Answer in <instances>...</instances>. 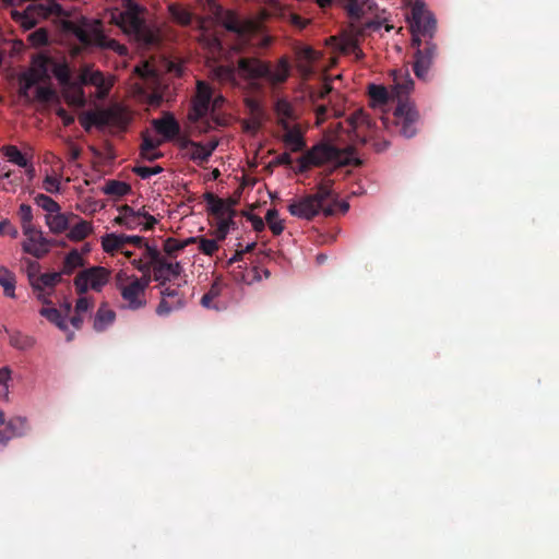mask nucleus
<instances>
[{
	"label": "nucleus",
	"instance_id": "1",
	"mask_svg": "<svg viewBox=\"0 0 559 559\" xmlns=\"http://www.w3.org/2000/svg\"><path fill=\"white\" fill-rule=\"evenodd\" d=\"M412 47L415 48L413 71L420 80H427L435 60L438 57V46L433 41L437 32L435 15L421 0H416L408 16Z\"/></svg>",
	"mask_w": 559,
	"mask_h": 559
},
{
	"label": "nucleus",
	"instance_id": "2",
	"mask_svg": "<svg viewBox=\"0 0 559 559\" xmlns=\"http://www.w3.org/2000/svg\"><path fill=\"white\" fill-rule=\"evenodd\" d=\"M238 75L248 82L253 90L260 87L259 80L263 79L271 85H280L287 81L290 63L287 57H282L272 68L271 63L257 57H240L237 60Z\"/></svg>",
	"mask_w": 559,
	"mask_h": 559
},
{
	"label": "nucleus",
	"instance_id": "3",
	"mask_svg": "<svg viewBox=\"0 0 559 559\" xmlns=\"http://www.w3.org/2000/svg\"><path fill=\"white\" fill-rule=\"evenodd\" d=\"M332 162L336 166H355L361 165V160L354 156V148H338L328 143H319L308 150L297 159V167L294 168L296 174H304L311 167H320L323 164Z\"/></svg>",
	"mask_w": 559,
	"mask_h": 559
},
{
	"label": "nucleus",
	"instance_id": "4",
	"mask_svg": "<svg viewBox=\"0 0 559 559\" xmlns=\"http://www.w3.org/2000/svg\"><path fill=\"white\" fill-rule=\"evenodd\" d=\"M52 59L46 55L39 53L33 57L31 68L24 72L21 78L20 95L28 97V91L38 83H46L50 80V67Z\"/></svg>",
	"mask_w": 559,
	"mask_h": 559
},
{
	"label": "nucleus",
	"instance_id": "5",
	"mask_svg": "<svg viewBox=\"0 0 559 559\" xmlns=\"http://www.w3.org/2000/svg\"><path fill=\"white\" fill-rule=\"evenodd\" d=\"M82 85H93L98 90L99 97H106L114 86V79L107 78L99 70L84 68L79 76V84L71 103L83 106L85 104V95Z\"/></svg>",
	"mask_w": 559,
	"mask_h": 559
},
{
	"label": "nucleus",
	"instance_id": "6",
	"mask_svg": "<svg viewBox=\"0 0 559 559\" xmlns=\"http://www.w3.org/2000/svg\"><path fill=\"white\" fill-rule=\"evenodd\" d=\"M63 13L62 7L50 1L48 4H29L24 11H12V19L23 28L31 29L36 26L39 19H47L51 15L60 16Z\"/></svg>",
	"mask_w": 559,
	"mask_h": 559
},
{
	"label": "nucleus",
	"instance_id": "7",
	"mask_svg": "<svg viewBox=\"0 0 559 559\" xmlns=\"http://www.w3.org/2000/svg\"><path fill=\"white\" fill-rule=\"evenodd\" d=\"M110 278V271L104 266L95 265L80 271L73 280L75 292L84 295L88 289L102 292Z\"/></svg>",
	"mask_w": 559,
	"mask_h": 559
},
{
	"label": "nucleus",
	"instance_id": "8",
	"mask_svg": "<svg viewBox=\"0 0 559 559\" xmlns=\"http://www.w3.org/2000/svg\"><path fill=\"white\" fill-rule=\"evenodd\" d=\"M393 116L395 127L401 135L407 139L416 135L419 114L412 102L399 103L393 111Z\"/></svg>",
	"mask_w": 559,
	"mask_h": 559
},
{
	"label": "nucleus",
	"instance_id": "9",
	"mask_svg": "<svg viewBox=\"0 0 559 559\" xmlns=\"http://www.w3.org/2000/svg\"><path fill=\"white\" fill-rule=\"evenodd\" d=\"M212 97L213 92L210 84L204 81H199L197 84V94L192 99V108L188 114L190 121L198 122L209 115Z\"/></svg>",
	"mask_w": 559,
	"mask_h": 559
},
{
	"label": "nucleus",
	"instance_id": "10",
	"mask_svg": "<svg viewBox=\"0 0 559 559\" xmlns=\"http://www.w3.org/2000/svg\"><path fill=\"white\" fill-rule=\"evenodd\" d=\"M118 290L123 301L122 308L135 311L145 307V292L143 285L139 282L131 281L128 284H118Z\"/></svg>",
	"mask_w": 559,
	"mask_h": 559
},
{
	"label": "nucleus",
	"instance_id": "11",
	"mask_svg": "<svg viewBox=\"0 0 559 559\" xmlns=\"http://www.w3.org/2000/svg\"><path fill=\"white\" fill-rule=\"evenodd\" d=\"M322 211V207L311 194L304 195L288 205V212L298 218L311 221Z\"/></svg>",
	"mask_w": 559,
	"mask_h": 559
},
{
	"label": "nucleus",
	"instance_id": "12",
	"mask_svg": "<svg viewBox=\"0 0 559 559\" xmlns=\"http://www.w3.org/2000/svg\"><path fill=\"white\" fill-rule=\"evenodd\" d=\"M24 235L26 237L22 245L24 252L41 259L50 251L51 241L43 236L41 230L34 228Z\"/></svg>",
	"mask_w": 559,
	"mask_h": 559
},
{
	"label": "nucleus",
	"instance_id": "13",
	"mask_svg": "<svg viewBox=\"0 0 559 559\" xmlns=\"http://www.w3.org/2000/svg\"><path fill=\"white\" fill-rule=\"evenodd\" d=\"M162 300L156 308L158 316H167L174 310L185 307V295L179 288L165 287L160 290Z\"/></svg>",
	"mask_w": 559,
	"mask_h": 559
},
{
	"label": "nucleus",
	"instance_id": "14",
	"mask_svg": "<svg viewBox=\"0 0 559 559\" xmlns=\"http://www.w3.org/2000/svg\"><path fill=\"white\" fill-rule=\"evenodd\" d=\"M414 90V81L409 76L408 72L394 71L393 72V84L391 86L392 100H396L397 104L401 102H409L408 95Z\"/></svg>",
	"mask_w": 559,
	"mask_h": 559
},
{
	"label": "nucleus",
	"instance_id": "15",
	"mask_svg": "<svg viewBox=\"0 0 559 559\" xmlns=\"http://www.w3.org/2000/svg\"><path fill=\"white\" fill-rule=\"evenodd\" d=\"M143 240L144 238L141 236L107 234L102 238V246L105 252L114 253L115 251L121 250L126 245H133L141 248Z\"/></svg>",
	"mask_w": 559,
	"mask_h": 559
},
{
	"label": "nucleus",
	"instance_id": "16",
	"mask_svg": "<svg viewBox=\"0 0 559 559\" xmlns=\"http://www.w3.org/2000/svg\"><path fill=\"white\" fill-rule=\"evenodd\" d=\"M204 201L209 206V211L211 214L218 218H225L227 216H235L236 211L233 209L236 201L233 199L224 200L218 198L212 192H206L204 195Z\"/></svg>",
	"mask_w": 559,
	"mask_h": 559
},
{
	"label": "nucleus",
	"instance_id": "17",
	"mask_svg": "<svg viewBox=\"0 0 559 559\" xmlns=\"http://www.w3.org/2000/svg\"><path fill=\"white\" fill-rule=\"evenodd\" d=\"M282 129L285 131L282 136V141L286 147L294 153L302 152L306 148L304 132L299 124L292 126L290 123L283 122Z\"/></svg>",
	"mask_w": 559,
	"mask_h": 559
},
{
	"label": "nucleus",
	"instance_id": "18",
	"mask_svg": "<svg viewBox=\"0 0 559 559\" xmlns=\"http://www.w3.org/2000/svg\"><path fill=\"white\" fill-rule=\"evenodd\" d=\"M181 272L182 266L179 262L170 263L163 257V259L153 266V278L159 282L160 287H164L166 282L170 281L173 277H178Z\"/></svg>",
	"mask_w": 559,
	"mask_h": 559
},
{
	"label": "nucleus",
	"instance_id": "19",
	"mask_svg": "<svg viewBox=\"0 0 559 559\" xmlns=\"http://www.w3.org/2000/svg\"><path fill=\"white\" fill-rule=\"evenodd\" d=\"M152 124L166 140H173L180 132V126L171 114H165L162 118L154 119Z\"/></svg>",
	"mask_w": 559,
	"mask_h": 559
},
{
	"label": "nucleus",
	"instance_id": "20",
	"mask_svg": "<svg viewBox=\"0 0 559 559\" xmlns=\"http://www.w3.org/2000/svg\"><path fill=\"white\" fill-rule=\"evenodd\" d=\"M216 145L217 143H211L205 146L199 142H194L188 139L183 140L181 143L182 148H187L189 146L191 147L190 159L197 162L198 164L207 162L213 151L216 148Z\"/></svg>",
	"mask_w": 559,
	"mask_h": 559
},
{
	"label": "nucleus",
	"instance_id": "21",
	"mask_svg": "<svg viewBox=\"0 0 559 559\" xmlns=\"http://www.w3.org/2000/svg\"><path fill=\"white\" fill-rule=\"evenodd\" d=\"M64 28L72 33L84 46H95V34L100 31L98 28H88L85 24H76L74 22H67Z\"/></svg>",
	"mask_w": 559,
	"mask_h": 559
},
{
	"label": "nucleus",
	"instance_id": "22",
	"mask_svg": "<svg viewBox=\"0 0 559 559\" xmlns=\"http://www.w3.org/2000/svg\"><path fill=\"white\" fill-rule=\"evenodd\" d=\"M332 181L328 180L324 182H321L318 186L317 192L314 194H311L312 197H316V200L322 207V212L325 216H332L335 214V209L333 205H329L328 201H332L334 198H332Z\"/></svg>",
	"mask_w": 559,
	"mask_h": 559
},
{
	"label": "nucleus",
	"instance_id": "23",
	"mask_svg": "<svg viewBox=\"0 0 559 559\" xmlns=\"http://www.w3.org/2000/svg\"><path fill=\"white\" fill-rule=\"evenodd\" d=\"M74 218H76L74 214L60 213L59 211L53 214H47L46 224L51 233L61 234L70 228Z\"/></svg>",
	"mask_w": 559,
	"mask_h": 559
},
{
	"label": "nucleus",
	"instance_id": "24",
	"mask_svg": "<svg viewBox=\"0 0 559 559\" xmlns=\"http://www.w3.org/2000/svg\"><path fill=\"white\" fill-rule=\"evenodd\" d=\"M119 215L115 218V223L124 226L127 229L133 230L143 225L140 214L130 205L124 204L119 207Z\"/></svg>",
	"mask_w": 559,
	"mask_h": 559
},
{
	"label": "nucleus",
	"instance_id": "25",
	"mask_svg": "<svg viewBox=\"0 0 559 559\" xmlns=\"http://www.w3.org/2000/svg\"><path fill=\"white\" fill-rule=\"evenodd\" d=\"M103 126H111L124 129L129 123V117L122 109L114 108L102 111Z\"/></svg>",
	"mask_w": 559,
	"mask_h": 559
},
{
	"label": "nucleus",
	"instance_id": "26",
	"mask_svg": "<svg viewBox=\"0 0 559 559\" xmlns=\"http://www.w3.org/2000/svg\"><path fill=\"white\" fill-rule=\"evenodd\" d=\"M85 265V259L82 253H80L76 249H72L67 253L62 261V266L60 272L62 275H72L75 270L83 267Z\"/></svg>",
	"mask_w": 559,
	"mask_h": 559
},
{
	"label": "nucleus",
	"instance_id": "27",
	"mask_svg": "<svg viewBox=\"0 0 559 559\" xmlns=\"http://www.w3.org/2000/svg\"><path fill=\"white\" fill-rule=\"evenodd\" d=\"M28 421L25 417L16 416L7 421L3 432L9 437V441L13 438L23 437L28 431Z\"/></svg>",
	"mask_w": 559,
	"mask_h": 559
},
{
	"label": "nucleus",
	"instance_id": "28",
	"mask_svg": "<svg viewBox=\"0 0 559 559\" xmlns=\"http://www.w3.org/2000/svg\"><path fill=\"white\" fill-rule=\"evenodd\" d=\"M95 47L100 49H109L117 52L119 56H126L128 48L112 38H108L102 31L95 34Z\"/></svg>",
	"mask_w": 559,
	"mask_h": 559
},
{
	"label": "nucleus",
	"instance_id": "29",
	"mask_svg": "<svg viewBox=\"0 0 559 559\" xmlns=\"http://www.w3.org/2000/svg\"><path fill=\"white\" fill-rule=\"evenodd\" d=\"M215 78L221 83L230 84L233 86H239V82L237 81V66L229 64H221L214 68L213 70Z\"/></svg>",
	"mask_w": 559,
	"mask_h": 559
},
{
	"label": "nucleus",
	"instance_id": "30",
	"mask_svg": "<svg viewBox=\"0 0 559 559\" xmlns=\"http://www.w3.org/2000/svg\"><path fill=\"white\" fill-rule=\"evenodd\" d=\"M224 27L238 35H245L249 31V24L242 22L233 11H227L223 17Z\"/></svg>",
	"mask_w": 559,
	"mask_h": 559
},
{
	"label": "nucleus",
	"instance_id": "31",
	"mask_svg": "<svg viewBox=\"0 0 559 559\" xmlns=\"http://www.w3.org/2000/svg\"><path fill=\"white\" fill-rule=\"evenodd\" d=\"M379 26L380 25L377 22H368V23H366L365 27H362L361 29L357 31V33L355 35L348 36L347 38H345L342 41L341 50L344 53H352L354 50H358V46H359L358 37L364 34V31L366 28L378 29Z\"/></svg>",
	"mask_w": 559,
	"mask_h": 559
},
{
	"label": "nucleus",
	"instance_id": "32",
	"mask_svg": "<svg viewBox=\"0 0 559 559\" xmlns=\"http://www.w3.org/2000/svg\"><path fill=\"white\" fill-rule=\"evenodd\" d=\"M277 116V124L282 128V123H290L295 119L294 108L286 99H278L274 106Z\"/></svg>",
	"mask_w": 559,
	"mask_h": 559
},
{
	"label": "nucleus",
	"instance_id": "33",
	"mask_svg": "<svg viewBox=\"0 0 559 559\" xmlns=\"http://www.w3.org/2000/svg\"><path fill=\"white\" fill-rule=\"evenodd\" d=\"M116 313L105 307H99L94 318V330L97 332L105 331L115 321Z\"/></svg>",
	"mask_w": 559,
	"mask_h": 559
},
{
	"label": "nucleus",
	"instance_id": "34",
	"mask_svg": "<svg viewBox=\"0 0 559 559\" xmlns=\"http://www.w3.org/2000/svg\"><path fill=\"white\" fill-rule=\"evenodd\" d=\"M373 4L372 0H347L345 8L352 19L358 20L365 14L366 9L371 10Z\"/></svg>",
	"mask_w": 559,
	"mask_h": 559
},
{
	"label": "nucleus",
	"instance_id": "35",
	"mask_svg": "<svg viewBox=\"0 0 559 559\" xmlns=\"http://www.w3.org/2000/svg\"><path fill=\"white\" fill-rule=\"evenodd\" d=\"M51 72L53 73L55 78L59 81V83L63 86H78L75 83L71 82V71L66 62H55L52 61L51 64Z\"/></svg>",
	"mask_w": 559,
	"mask_h": 559
},
{
	"label": "nucleus",
	"instance_id": "36",
	"mask_svg": "<svg viewBox=\"0 0 559 559\" xmlns=\"http://www.w3.org/2000/svg\"><path fill=\"white\" fill-rule=\"evenodd\" d=\"M197 242V238L195 237H190L183 241H180L176 238H173V237H169L167 238L165 241H164V251L169 255V257H176L177 253L185 249L187 246L191 245V243H195Z\"/></svg>",
	"mask_w": 559,
	"mask_h": 559
},
{
	"label": "nucleus",
	"instance_id": "37",
	"mask_svg": "<svg viewBox=\"0 0 559 559\" xmlns=\"http://www.w3.org/2000/svg\"><path fill=\"white\" fill-rule=\"evenodd\" d=\"M92 231V226L88 222L80 219L73 226H70L68 238L73 241H81L85 239Z\"/></svg>",
	"mask_w": 559,
	"mask_h": 559
},
{
	"label": "nucleus",
	"instance_id": "38",
	"mask_svg": "<svg viewBox=\"0 0 559 559\" xmlns=\"http://www.w3.org/2000/svg\"><path fill=\"white\" fill-rule=\"evenodd\" d=\"M103 191L107 195L120 198L128 194L131 191V186L124 181L108 180L105 183Z\"/></svg>",
	"mask_w": 559,
	"mask_h": 559
},
{
	"label": "nucleus",
	"instance_id": "39",
	"mask_svg": "<svg viewBox=\"0 0 559 559\" xmlns=\"http://www.w3.org/2000/svg\"><path fill=\"white\" fill-rule=\"evenodd\" d=\"M10 345L20 350L31 349L35 345V340L21 332H12L9 336Z\"/></svg>",
	"mask_w": 559,
	"mask_h": 559
},
{
	"label": "nucleus",
	"instance_id": "40",
	"mask_svg": "<svg viewBox=\"0 0 559 559\" xmlns=\"http://www.w3.org/2000/svg\"><path fill=\"white\" fill-rule=\"evenodd\" d=\"M120 17H121V22L133 32H140V29L143 26V21L141 20V17L138 14L136 7L130 9L126 12H122L120 14Z\"/></svg>",
	"mask_w": 559,
	"mask_h": 559
},
{
	"label": "nucleus",
	"instance_id": "41",
	"mask_svg": "<svg viewBox=\"0 0 559 559\" xmlns=\"http://www.w3.org/2000/svg\"><path fill=\"white\" fill-rule=\"evenodd\" d=\"M40 316L45 317L48 321L56 324L60 330L66 331L68 325L66 318L57 308L44 307L39 310Z\"/></svg>",
	"mask_w": 559,
	"mask_h": 559
},
{
	"label": "nucleus",
	"instance_id": "42",
	"mask_svg": "<svg viewBox=\"0 0 559 559\" xmlns=\"http://www.w3.org/2000/svg\"><path fill=\"white\" fill-rule=\"evenodd\" d=\"M3 155L5 157H8V159L20 166V167H26L27 166V159L26 157L22 154V152L14 145H5L1 148Z\"/></svg>",
	"mask_w": 559,
	"mask_h": 559
},
{
	"label": "nucleus",
	"instance_id": "43",
	"mask_svg": "<svg viewBox=\"0 0 559 559\" xmlns=\"http://www.w3.org/2000/svg\"><path fill=\"white\" fill-rule=\"evenodd\" d=\"M0 285L3 287L4 295L11 298L15 297L14 275L5 267L0 269Z\"/></svg>",
	"mask_w": 559,
	"mask_h": 559
},
{
	"label": "nucleus",
	"instance_id": "44",
	"mask_svg": "<svg viewBox=\"0 0 559 559\" xmlns=\"http://www.w3.org/2000/svg\"><path fill=\"white\" fill-rule=\"evenodd\" d=\"M38 283V288L36 290H41L45 287L53 288L58 283L62 281L61 272H52V273H44L36 277Z\"/></svg>",
	"mask_w": 559,
	"mask_h": 559
},
{
	"label": "nucleus",
	"instance_id": "45",
	"mask_svg": "<svg viewBox=\"0 0 559 559\" xmlns=\"http://www.w3.org/2000/svg\"><path fill=\"white\" fill-rule=\"evenodd\" d=\"M19 217L21 219L23 234H28L31 229H34L33 225V210L28 204H21L19 209Z\"/></svg>",
	"mask_w": 559,
	"mask_h": 559
},
{
	"label": "nucleus",
	"instance_id": "46",
	"mask_svg": "<svg viewBox=\"0 0 559 559\" xmlns=\"http://www.w3.org/2000/svg\"><path fill=\"white\" fill-rule=\"evenodd\" d=\"M369 95L372 100L379 104H386L389 100H392V92L382 85L371 84L369 86Z\"/></svg>",
	"mask_w": 559,
	"mask_h": 559
},
{
	"label": "nucleus",
	"instance_id": "47",
	"mask_svg": "<svg viewBox=\"0 0 559 559\" xmlns=\"http://www.w3.org/2000/svg\"><path fill=\"white\" fill-rule=\"evenodd\" d=\"M265 221L271 229V231L277 236L281 235L284 230L283 221L278 218V212L276 209H270L266 212Z\"/></svg>",
	"mask_w": 559,
	"mask_h": 559
},
{
	"label": "nucleus",
	"instance_id": "48",
	"mask_svg": "<svg viewBox=\"0 0 559 559\" xmlns=\"http://www.w3.org/2000/svg\"><path fill=\"white\" fill-rule=\"evenodd\" d=\"M81 126L84 128L85 131H90L93 126H99L103 127V116L102 112H84L79 118Z\"/></svg>",
	"mask_w": 559,
	"mask_h": 559
},
{
	"label": "nucleus",
	"instance_id": "49",
	"mask_svg": "<svg viewBox=\"0 0 559 559\" xmlns=\"http://www.w3.org/2000/svg\"><path fill=\"white\" fill-rule=\"evenodd\" d=\"M35 203L41 207L47 214H53L60 211V205L50 197L39 193L35 197Z\"/></svg>",
	"mask_w": 559,
	"mask_h": 559
},
{
	"label": "nucleus",
	"instance_id": "50",
	"mask_svg": "<svg viewBox=\"0 0 559 559\" xmlns=\"http://www.w3.org/2000/svg\"><path fill=\"white\" fill-rule=\"evenodd\" d=\"M222 293V285L221 283H218L217 281L214 282L209 292L206 294H204L201 298V305L204 307V308H207V309H211V308H215L217 309L216 306H214L212 302L215 298H217Z\"/></svg>",
	"mask_w": 559,
	"mask_h": 559
},
{
	"label": "nucleus",
	"instance_id": "51",
	"mask_svg": "<svg viewBox=\"0 0 559 559\" xmlns=\"http://www.w3.org/2000/svg\"><path fill=\"white\" fill-rule=\"evenodd\" d=\"M170 13L174 20L182 26L191 25L194 19L190 11L175 5L170 7Z\"/></svg>",
	"mask_w": 559,
	"mask_h": 559
},
{
	"label": "nucleus",
	"instance_id": "52",
	"mask_svg": "<svg viewBox=\"0 0 559 559\" xmlns=\"http://www.w3.org/2000/svg\"><path fill=\"white\" fill-rule=\"evenodd\" d=\"M199 243V250L205 255H213L218 250V241L216 239H209L204 237H195Z\"/></svg>",
	"mask_w": 559,
	"mask_h": 559
},
{
	"label": "nucleus",
	"instance_id": "53",
	"mask_svg": "<svg viewBox=\"0 0 559 559\" xmlns=\"http://www.w3.org/2000/svg\"><path fill=\"white\" fill-rule=\"evenodd\" d=\"M243 103L249 111L250 117L262 120L264 119V110L257 98L246 97Z\"/></svg>",
	"mask_w": 559,
	"mask_h": 559
},
{
	"label": "nucleus",
	"instance_id": "54",
	"mask_svg": "<svg viewBox=\"0 0 559 559\" xmlns=\"http://www.w3.org/2000/svg\"><path fill=\"white\" fill-rule=\"evenodd\" d=\"M235 225L234 216H227L225 218H218L215 229V237L217 240H224L229 231V228Z\"/></svg>",
	"mask_w": 559,
	"mask_h": 559
},
{
	"label": "nucleus",
	"instance_id": "55",
	"mask_svg": "<svg viewBox=\"0 0 559 559\" xmlns=\"http://www.w3.org/2000/svg\"><path fill=\"white\" fill-rule=\"evenodd\" d=\"M347 121L353 129H357L360 126L369 124V117L362 109H358V110H355L348 117Z\"/></svg>",
	"mask_w": 559,
	"mask_h": 559
},
{
	"label": "nucleus",
	"instance_id": "56",
	"mask_svg": "<svg viewBox=\"0 0 559 559\" xmlns=\"http://www.w3.org/2000/svg\"><path fill=\"white\" fill-rule=\"evenodd\" d=\"M262 124H263L262 119H255L252 117H250L249 119L241 120V128H242L243 132L249 133L253 136L259 132Z\"/></svg>",
	"mask_w": 559,
	"mask_h": 559
},
{
	"label": "nucleus",
	"instance_id": "57",
	"mask_svg": "<svg viewBox=\"0 0 559 559\" xmlns=\"http://www.w3.org/2000/svg\"><path fill=\"white\" fill-rule=\"evenodd\" d=\"M163 167L159 165H156L154 167H147V166H134L132 171L138 175L142 179H147L153 175H158L163 171Z\"/></svg>",
	"mask_w": 559,
	"mask_h": 559
},
{
	"label": "nucleus",
	"instance_id": "58",
	"mask_svg": "<svg viewBox=\"0 0 559 559\" xmlns=\"http://www.w3.org/2000/svg\"><path fill=\"white\" fill-rule=\"evenodd\" d=\"M28 41L36 47L45 46L48 43V32L38 28L28 35Z\"/></svg>",
	"mask_w": 559,
	"mask_h": 559
},
{
	"label": "nucleus",
	"instance_id": "59",
	"mask_svg": "<svg viewBox=\"0 0 559 559\" xmlns=\"http://www.w3.org/2000/svg\"><path fill=\"white\" fill-rule=\"evenodd\" d=\"M26 264H27V276H28L29 283L34 289H37L38 283L36 281V277L40 275L39 274L40 265L38 262L33 261V260H27Z\"/></svg>",
	"mask_w": 559,
	"mask_h": 559
},
{
	"label": "nucleus",
	"instance_id": "60",
	"mask_svg": "<svg viewBox=\"0 0 559 559\" xmlns=\"http://www.w3.org/2000/svg\"><path fill=\"white\" fill-rule=\"evenodd\" d=\"M162 141L158 139H154L147 132L142 133V143H141V152L142 151H155Z\"/></svg>",
	"mask_w": 559,
	"mask_h": 559
},
{
	"label": "nucleus",
	"instance_id": "61",
	"mask_svg": "<svg viewBox=\"0 0 559 559\" xmlns=\"http://www.w3.org/2000/svg\"><path fill=\"white\" fill-rule=\"evenodd\" d=\"M142 247L145 249L144 257L148 259V262L152 264V266H154L160 259H163V255L156 247L150 246L144 241Z\"/></svg>",
	"mask_w": 559,
	"mask_h": 559
},
{
	"label": "nucleus",
	"instance_id": "62",
	"mask_svg": "<svg viewBox=\"0 0 559 559\" xmlns=\"http://www.w3.org/2000/svg\"><path fill=\"white\" fill-rule=\"evenodd\" d=\"M55 97V91L50 86H38L36 88V98L39 102L48 103Z\"/></svg>",
	"mask_w": 559,
	"mask_h": 559
},
{
	"label": "nucleus",
	"instance_id": "63",
	"mask_svg": "<svg viewBox=\"0 0 559 559\" xmlns=\"http://www.w3.org/2000/svg\"><path fill=\"white\" fill-rule=\"evenodd\" d=\"M43 188L49 193H57L60 190V181L52 176H46L43 181Z\"/></svg>",
	"mask_w": 559,
	"mask_h": 559
},
{
	"label": "nucleus",
	"instance_id": "64",
	"mask_svg": "<svg viewBox=\"0 0 559 559\" xmlns=\"http://www.w3.org/2000/svg\"><path fill=\"white\" fill-rule=\"evenodd\" d=\"M12 370L9 367L0 368V385L3 386L4 393H9V382L11 381Z\"/></svg>",
	"mask_w": 559,
	"mask_h": 559
}]
</instances>
